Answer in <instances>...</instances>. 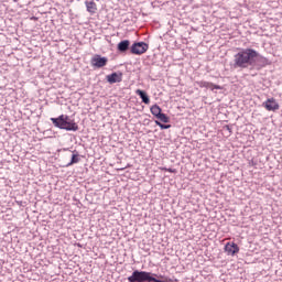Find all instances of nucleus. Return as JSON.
Wrapping results in <instances>:
<instances>
[{
	"label": "nucleus",
	"mask_w": 282,
	"mask_h": 282,
	"mask_svg": "<svg viewBox=\"0 0 282 282\" xmlns=\"http://www.w3.org/2000/svg\"><path fill=\"white\" fill-rule=\"evenodd\" d=\"M268 65H272V62L251 47L239 48L230 63L231 69H249L250 72H261Z\"/></svg>",
	"instance_id": "f257e3e1"
},
{
	"label": "nucleus",
	"mask_w": 282,
	"mask_h": 282,
	"mask_svg": "<svg viewBox=\"0 0 282 282\" xmlns=\"http://www.w3.org/2000/svg\"><path fill=\"white\" fill-rule=\"evenodd\" d=\"M51 122H53L56 129H62L64 131H78V123L67 115H61L57 118H51Z\"/></svg>",
	"instance_id": "f03ea898"
},
{
	"label": "nucleus",
	"mask_w": 282,
	"mask_h": 282,
	"mask_svg": "<svg viewBox=\"0 0 282 282\" xmlns=\"http://www.w3.org/2000/svg\"><path fill=\"white\" fill-rule=\"evenodd\" d=\"M129 282H164L162 280L151 276L147 271H133L132 275L128 278Z\"/></svg>",
	"instance_id": "7ed1b4c3"
},
{
	"label": "nucleus",
	"mask_w": 282,
	"mask_h": 282,
	"mask_svg": "<svg viewBox=\"0 0 282 282\" xmlns=\"http://www.w3.org/2000/svg\"><path fill=\"white\" fill-rule=\"evenodd\" d=\"M149 52V44L147 42H134L130 46V54L134 56H142V54H147Z\"/></svg>",
	"instance_id": "20e7f679"
},
{
	"label": "nucleus",
	"mask_w": 282,
	"mask_h": 282,
	"mask_svg": "<svg viewBox=\"0 0 282 282\" xmlns=\"http://www.w3.org/2000/svg\"><path fill=\"white\" fill-rule=\"evenodd\" d=\"M107 63H109V58L99 54H95L90 59V65L96 69H101V67H106Z\"/></svg>",
	"instance_id": "39448f33"
},
{
	"label": "nucleus",
	"mask_w": 282,
	"mask_h": 282,
	"mask_svg": "<svg viewBox=\"0 0 282 282\" xmlns=\"http://www.w3.org/2000/svg\"><path fill=\"white\" fill-rule=\"evenodd\" d=\"M262 107L267 109V111H279L280 105L276 102V99L274 97L268 98L263 104Z\"/></svg>",
	"instance_id": "423d86ee"
},
{
	"label": "nucleus",
	"mask_w": 282,
	"mask_h": 282,
	"mask_svg": "<svg viewBox=\"0 0 282 282\" xmlns=\"http://www.w3.org/2000/svg\"><path fill=\"white\" fill-rule=\"evenodd\" d=\"M122 72H115L106 76L107 83L116 85V83H122Z\"/></svg>",
	"instance_id": "0eeeda50"
},
{
	"label": "nucleus",
	"mask_w": 282,
	"mask_h": 282,
	"mask_svg": "<svg viewBox=\"0 0 282 282\" xmlns=\"http://www.w3.org/2000/svg\"><path fill=\"white\" fill-rule=\"evenodd\" d=\"M128 50H131V41L122 40L117 44V52L119 54H127Z\"/></svg>",
	"instance_id": "6e6552de"
},
{
	"label": "nucleus",
	"mask_w": 282,
	"mask_h": 282,
	"mask_svg": "<svg viewBox=\"0 0 282 282\" xmlns=\"http://www.w3.org/2000/svg\"><path fill=\"white\" fill-rule=\"evenodd\" d=\"M135 94H137V96H139V98H141V100L144 105H149L151 102V98L149 97V95L144 90L137 89Z\"/></svg>",
	"instance_id": "1a4fd4ad"
},
{
	"label": "nucleus",
	"mask_w": 282,
	"mask_h": 282,
	"mask_svg": "<svg viewBox=\"0 0 282 282\" xmlns=\"http://www.w3.org/2000/svg\"><path fill=\"white\" fill-rule=\"evenodd\" d=\"M150 111H151L152 116H154V118H158L160 116V113L162 112V108L160 106H158V104H155L150 108Z\"/></svg>",
	"instance_id": "9d476101"
},
{
	"label": "nucleus",
	"mask_w": 282,
	"mask_h": 282,
	"mask_svg": "<svg viewBox=\"0 0 282 282\" xmlns=\"http://www.w3.org/2000/svg\"><path fill=\"white\" fill-rule=\"evenodd\" d=\"M156 119L159 120V122H164V124H169V122H171V117H169L166 113L161 112Z\"/></svg>",
	"instance_id": "9b49d317"
},
{
	"label": "nucleus",
	"mask_w": 282,
	"mask_h": 282,
	"mask_svg": "<svg viewBox=\"0 0 282 282\" xmlns=\"http://www.w3.org/2000/svg\"><path fill=\"white\" fill-rule=\"evenodd\" d=\"M80 162V158L78 153L72 155L70 162L66 164V166H73V164H78Z\"/></svg>",
	"instance_id": "f8f14e48"
},
{
	"label": "nucleus",
	"mask_w": 282,
	"mask_h": 282,
	"mask_svg": "<svg viewBox=\"0 0 282 282\" xmlns=\"http://www.w3.org/2000/svg\"><path fill=\"white\" fill-rule=\"evenodd\" d=\"M154 122L156 127H160V129L162 130L171 129V124L162 123V121L160 120H155Z\"/></svg>",
	"instance_id": "ddd939ff"
},
{
	"label": "nucleus",
	"mask_w": 282,
	"mask_h": 282,
	"mask_svg": "<svg viewBox=\"0 0 282 282\" xmlns=\"http://www.w3.org/2000/svg\"><path fill=\"white\" fill-rule=\"evenodd\" d=\"M225 252H227V254H229L230 257H235L237 252H239V248H235V249L226 248Z\"/></svg>",
	"instance_id": "4468645a"
},
{
	"label": "nucleus",
	"mask_w": 282,
	"mask_h": 282,
	"mask_svg": "<svg viewBox=\"0 0 282 282\" xmlns=\"http://www.w3.org/2000/svg\"><path fill=\"white\" fill-rule=\"evenodd\" d=\"M199 87H205V89H210V87H213V83H210V82H200Z\"/></svg>",
	"instance_id": "2eb2a0df"
},
{
	"label": "nucleus",
	"mask_w": 282,
	"mask_h": 282,
	"mask_svg": "<svg viewBox=\"0 0 282 282\" xmlns=\"http://www.w3.org/2000/svg\"><path fill=\"white\" fill-rule=\"evenodd\" d=\"M224 248H238L237 243L232 242L230 245V241L225 242Z\"/></svg>",
	"instance_id": "dca6fc26"
},
{
	"label": "nucleus",
	"mask_w": 282,
	"mask_h": 282,
	"mask_svg": "<svg viewBox=\"0 0 282 282\" xmlns=\"http://www.w3.org/2000/svg\"><path fill=\"white\" fill-rule=\"evenodd\" d=\"M161 171H166L167 173H177V170L171 167H162Z\"/></svg>",
	"instance_id": "f3484780"
},
{
	"label": "nucleus",
	"mask_w": 282,
	"mask_h": 282,
	"mask_svg": "<svg viewBox=\"0 0 282 282\" xmlns=\"http://www.w3.org/2000/svg\"><path fill=\"white\" fill-rule=\"evenodd\" d=\"M210 89H212V91H215V89H224V87L216 85V84H212Z\"/></svg>",
	"instance_id": "a211bd4d"
},
{
	"label": "nucleus",
	"mask_w": 282,
	"mask_h": 282,
	"mask_svg": "<svg viewBox=\"0 0 282 282\" xmlns=\"http://www.w3.org/2000/svg\"><path fill=\"white\" fill-rule=\"evenodd\" d=\"M224 130L225 131H228L229 132V135L232 133V127L227 124V126H224Z\"/></svg>",
	"instance_id": "6ab92c4d"
}]
</instances>
